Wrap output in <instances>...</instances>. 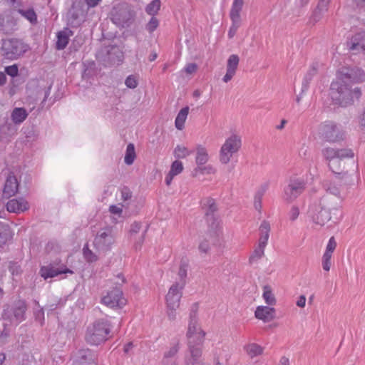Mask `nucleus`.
Segmentation results:
<instances>
[{
	"label": "nucleus",
	"instance_id": "1",
	"mask_svg": "<svg viewBox=\"0 0 365 365\" xmlns=\"http://www.w3.org/2000/svg\"><path fill=\"white\" fill-rule=\"evenodd\" d=\"M365 81V72L356 66H343L337 71V80L331 84V97L333 101L342 107H346L358 99L361 91L358 87L351 88L350 83Z\"/></svg>",
	"mask_w": 365,
	"mask_h": 365
},
{
	"label": "nucleus",
	"instance_id": "2",
	"mask_svg": "<svg viewBox=\"0 0 365 365\" xmlns=\"http://www.w3.org/2000/svg\"><path fill=\"white\" fill-rule=\"evenodd\" d=\"M199 304L197 302L192 304L190 308V320L187 331V346L190 354L185 359V365H197L202 355V346L204 341L205 332L197 324V312Z\"/></svg>",
	"mask_w": 365,
	"mask_h": 365
},
{
	"label": "nucleus",
	"instance_id": "3",
	"mask_svg": "<svg viewBox=\"0 0 365 365\" xmlns=\"http://www.w3.org/2000/svg\"><path fill=\"white\" fill-rule=\"evenodd\" d=\"M112 325L106 319H99L90 324L86 329L85 341L91 346H98L108 340Z\"/></svg>",
	"mask_w": 365,
	"mask_h": 365
},
{
	"label": "nucleus",
	"instance_id": "4",
	"mask_svg": "<svg viewBox=\"0 0 365 365\" xmlns=\"http://www.w3.org/2000/svg\"><path fill=\"white\" fill-rule=\"evenodd\" d=\"M115 242L113 227L106 226L101 228L93 240V246L98 252L106 253L110 251Z\"/></svg>",
	"mask_w": 365,
	"mask_h": 365
},
{
	"label": "nucleus",
	"instance_id": "5",
	"mask_svg": "<svg viewBox=\"0 0 365 365\" xmlns=\"http://www.w3.org/2000/svg\"><path fill=\"white\" fill-rule=\"evenodd\" d=\"M306 184V181L302 178H289L283 189V200L287 203L293 202L304 192Z\"/></svg>",
	"mask_w": 365,
	"mask_h": 365
},
{
	"label": "nucleus",
	"instance_id": "6",
	"mask_svg": "<svg viewBox=\"0 0 365 365\" xmlns=\"http://www.w3.org/2000/svg\"><path fill=\"white\" fill-rule=\"evenodd\" d=\"M123 53L116 45H108L102 47L97 53L96 58L105 66L119 64L123 60Z\"/></svg>",
	"mask_w": 365,
	"mask_h": 365
},
{
	"label": "nucleus",
	"instance_id": "7",
	"mask_svg": "<svg viewBox=\"0 0 365 365\" xmlns=\"http://www.w3.org/2000/svg\"><path fill=\"white\" fill-rule=\"evenodd\" d=\"M29 46L17 38H9L2 41L1 53L6 59L14 60L27 51Z\"/></svg>",
	"mask_w": 365,
	"mask_h": 365
},
{
	"label": "nucleus",
	"instance_id": "8",
	"mask_svg": "<svg viewBox=\"0 0 365 365\" xmlns=\"http://www.w3.org/2000/svg\"><path fill=\"white\" fill-rule=\"evenodd\" d=\"M321 138L329 143H338L346 138L342 126L333 121H326L321 127Z\"/></svg>",
	"mask_w": 365,
	"mask_h": 365
},
{
	"label": "nucleus",
	"instance_id": "9",
	"mask_svg": "<svg viewBox=\"0 0 365 365\" xmlns=\"http://www.w3.org/2000/svg\"><path fill=\"white\" fill-rule=\"evenodd\" d=\"M241 144V138L237 135L234 134L228 138L220 149V162L223 164H227L232 155L240 150Z\"/></svg>",
	"mask_w": 365,
	"mask_h": 365
},
{
	"label": "nucleus",
	"instance_id": "10",
	"mask_svg": "<svg viewBox=\"0 0 365 365\" xmlns=\"http://www.w3.org/2000/svg\"><path fill=\"white\" fill-rule=\"evenodd\" d=\"M101 302L110 308H122L126 304V299L123 297V292L115 288L102 297Z\"/></svg>",
	"mask_w": 365,
	"mask_h": 365
},
{
	"label": "nucleus",
	"instance_id": "11",
	"mask_svg": "<svg viewBox=\"0 0 365 365\" xmlns=\"http://www.w3.org/2000/svg\"><path fill=\"white\" fill-rule=\"evenodd\" d=\"M185 287V282H175L169 289L166 295V302L168 307L178 309L180 306V301L182 297L181 290Z\"/></svg>",
	"mask_w": 365,
	"mask_h": 365
},
{
	"label": "nucleus",
	"instance_id": "12",
	"mask_svg": "<svg viewBox=\"0 0 365 365\" xmlns=\"http://www.w3.org/2000/svg\"><path fill=\"white\" fill-rule=\"evenodd\" d=\"M112 21L120 27H128L133 22V16L126 9H114L111 13Z\"/></svg>",
	"mask_w": 365,
	"mask_h": 365
},
{
	"label": "nucleus",
	"instance_id": "13",
	"mask_svg": "<svg viewBox=\"0 0 365 365\" xmlns=\"http://www.w3.org/2000/svg\"><path fill=\"white\" fill-rule=\"evenodd\" d=\"M39 273L44 279H46L48 278H53L61 274L73 273V272L63 265L57 267L56 263H50L47 265L42 266Z\"/></svg>",
	"mask_w": 365,
	"mask_h": 365
},
{
	"label": "nucleus",
	"instance_id": "14",
	"mask_svg": "<svg viewBox=\"0 0 365 365\" xmlns=\"http://www.w3.org/2000/svg\"><path fill=\"white\" fill-rule=\"evenodd\" d=\"M96 354L89 349H81L78 350L74 365H97Z\"/></svg>",
	"mask_w": 365,
	"mask_h": 365
},
{
	"label": "nucleus",
	"instance_id": "15",
	"mask_svg": "<svg viewBox=\"0 0 365 365\" xmlns=\"http://www.w3.org/2000/svg\"><path fill=\"white\" fill-rule=\"evenodd\" d=\"M348 46L354 54L363 53L365 56V31L353 36L348 42Z\"/></svg>",
	"mask_w": 365,
	"mask_h": 365
},
{
	"label": "nucleus",
	"instance_id": "16",
	"mask_svg": "<svg viewBox=\"0 0 365 365\" xmlns=\"http://www.w3.org/2000/svg\"><path fill=\"white\" fill-rule=\"evenodd\" d=\"M336 247V242L334 237H331L327 245L325 252L322 256V267L324 270L328 272L331 266V256Z\"/></svg>",
	"mask_w": 365,
	"mask_h": 365
},
{
	"label": "nucleus",
	"instance_id": "17",
	"mask_svg": "<svg viewBox=\"0 0 365 365\" xmlns=\"http://www.w3.org/2000/svg\"><path fill=\"white\" fill-rule=\"evenodd\" d=\"M255 317L264 322H269L275 317V309L266 306H259L255 312Z\"/></svg>",
	"mask_w": 365,
	"mask_h": 365
},
{
	"label": "nucleus",
	"instance_id": "18",
	"mask_svg": "<svg viewBox=\"0 0 365 365\" xmlns=\"http://www.w3.org/2000/svg\"><path fill=\"white\" fill-rule=\"evenodd\" d=\"M6 209L10 212H21L29 209L28 202L23 198L10 200L6 204Z\"/></svg>",
	"mask_w": 365,
	"mask_h": 365
},
{
	"label": "nucleus",
	"instance_id": "19",
	"mask_svg": "<svg viewBox=\"0 0 365 365\" xmlns=\"http://www.w3.org/2000/svg\"><path fill=\"white\" fill-rule=\"evenodd\" d=\"M19 183L14 175H9L6 180L4 187V195L6 197L14 196L18 191Z\"/></svg>",
	"mask_w": 365,
	"mask_h": 365
},
{
	"label": "nucleus",
	"instance_id": "20",
	"mask_svg": "<svg viewBox=\"0 0 365 365\" xmlns=\"http://www.w3.org/2000/svg\"><path fill=\"white\" fill-rule=\"evenodd\" d=\"M16 21L11 16L0 15V31L5 34H12L16 30Z\"/></svg>",
	"mask_w": 365,
	"mask_h": 365
},
{
	"label": "nucleus",
	"instance_id": "21",
	"mask_svg": "<svg viewBox=\"0 0 365 365\" xmlns=\"http://www.w3.org/2000/svg\"><path fill=\"white\" fill-rule=\"evenodd\" d=\"M270 225L269 222L263 220L259 226V234L260 237L259 239V245L260 247H266L267 244V241L269 237L270 232Z\"/></svg>",
	"mask_w": 365,
	"mask_h": 365
},
{
	"label": "nucleus",
	"instance_id": "22",
	"mask_svg": "<svg viewBox=\"0 0 365 365\" xmlns=\"http://www.w3.org/2000/svg\"><path fill=\"white\" fill-rule=\"evenodd\" d=\"M328 166L330 170L341 178H346L348 173L344 172L341 166V161L337 158H334L329 161Z\"/></svg>",
	"mask_w": 365,
	"mask_h": 365
},
{
	"label": "nucleus",
	"instance_id": "23",
	"mask_svg": "<svg viewBox=\"0 0 365 365\" xmlns=\"http://www.w3.org/2000/svg\"><path fill=\"white\" fill-rule=\"evenodd\" d=\"M29 115V113L24 108H15L11 115V120L14 124H21Z\"/></svg>",
	"mask_w": 365,
	"mask_h": 365
},
{
	"label": "nucleus",
	"instance_id": "24",
	"mask_svg": "<svg viewBox=\"0 0 365 365\" xmlns=\"http://www.w3.org/2000/svg\"><path fill=\"white\" fill-rule=\"evenodd\" d=\"M319 65L317 63H313L312 68L306 74L304 81L302 82V93L308 89L309 85L312 80V78L315 76L318 73Z\"/></svg>",
	"mask_w": 365,
	"mask_h": 365
},
{
	"label": "nucleus",
	"instance_id": "25",
	"mask_svg": "<svg viewBox=\"0 0 365 365\" xmlns=\"http://www.w3.org/2000/svg\"><path fill=\"white\" fill-rule=\"evenodd\" d=\"M242 6L243 0H234L230 14L232 21H241L240 11L242 9Z\"/></svg>",
	"mask_w": 365,
	"mask_h": 365
},
{
	"label": "nucleus",
	"instance_id": "26",
	"mask_svg": "<svg viewBox=\"0 0 365 365\" xmlns=\"http://www.w3.org/2000/svg\"><path fill=\"white\" fill-rule=\"evenodd\" d=\"M209 160L207 150L202 145H197L196 149L195 163L197 165H204Z\"/></svg>",
	"mask_w": 365,
	"mask_h": 365
},
{
	"label": "nucleus",
	"instance_id": "27",
	"mask_svg": "<svg viewBox=\"0 0 365 365\" xmlns=\"http://www.w3.org/2000/svg\"><path fill=\"white\" fill-rule=\"evenodd\" d=\"M319 206L317 203L311 205L307 211L308 217L309 218V222L312 223V227L314 228L315 226L319 225Z\"/></svg>",
	"mask_w": 365,
	"mask_h": 365
},
{
	"label": "nucleus",
	"instance_id": "28",
	"mask_svg": "<svg viewBox=\"0 0 365 365\" xmlns=\"http://www.w3.org/2000/svg\"><path fill=\"white\" fill-rule=\"evenodd\" d=\"M26 310V304L24 301L19 300L16 303L14 309V314L17 321L21 322L25 319L24 315Z\"/></svg>",
	"mask_w": 365,
	"mask_h": 365
},
{
	"label": "nucleus",
	"instance_id": "29",
	"mask_svg": "<svg viewBox=\"0 0 365 365\" xmlns=\"http://www.w3.org/2000/svg\"><path fill=\"white\" fill-rule=\"evenodd\" d=\"M189 113V107L186 106L182 108L180 112L178 113L175 120V125L178 130H182L184 128V124L185 122V120L187 118V116Z\"/></svg>",
	"mask_w": 365,
	"mask_h": 365
},
{
	"label": "nucleus",
	"instance_id": "30",
	"mask_svg": "<svg viewBox=\"0 0 365 365\" xmlns=\"http://www.w3.org/2000/svg\"><path fill=\"white\" fill-rule=\"evenodd\" d=\"M205 206H207L205 216L207 222L215 220V212L217 211V205L213 199H207Z\"/></svg>",
	"mask_w": 365,
	"mask_h": 365
},
{
	"label": "nucleus",
	"instance_id": "31",
	"mask_svg": "<svg viewBox=\"0 0 365 365\" xmlns=\"http://www.w3.org/2000/svg\"><path fill=\"white\" fill-rule=\"evenodd\" d=\"M10 236L11 230L9 225L0 221V247L6 245Z\"/></svg>",
	"mask_w": 365,
	"mask_h": 365
},
{
	"label": "nucleus",
	"instance_id": "32",
	"mask_svg": "<svg viewBox=\"0 0 365 365\" xmlns=\"http://www.w3.org/2000/svg\"><path fill=\"white\" fill-rule=\"evenodd\" d=\"M244 349L251 358L261 355L263 353V348L255 343L245 346Z\"/></svg>",
	"mask_w": 365,
	"mask_h": 365
},
{
	"label": "nucleus",
	"instance_id": "33",
	"mask_svg": "<svg viewBox=\"0 0 365 365\" xmlns=\"http://www.w3.org/2000/svg\"><path fill=\"white\" fill-rule=\"evenodd\" d=\"M136 157L135 151V146L133 143H129L127 145L125 155L124 158L125 163L128 165H130L133 163L134 160Z\"/></svg>",
	"mask_w": 365,
	"mask_h": 365
},
{
	"label": "nucleus",
	"instance_id": "34",
	"mask_svg": "<svg viewBox=\"0 0 365 365\" xmlns=\"http://www.w3.org/2000/svg\"><path fill=\"white\" fill-rule=\"evenodd\" d=\"M68 43V36L66 31H60L57 34L56 48L62 50L66 47Z\"/></svg>",
	"mask_w": 365,
	"mask_h": 365
},
{
	"label": "nucleus",
	"instance_id": "35",
	"mask_svg": "<svg viewBox=\"0 0 365 365\" xmlns=\"http://www.w3.org/2000/svg\"><path fill=\"white\" fill-rule=\"evenodd\" d=\"M263 298L268 305H274L276 304V299L272 294V289L269 286L266 285L263 287Z\"/></svg>",
	"mask_w": 365,
	"mask_h": 365
},
{
	"label": "nucleus",
	"instance_id": "36",
	"mask_svg": "<svg viewBox=\"0 0 365 365\" xmlns=\"http://www.w3.org/2000/svg\"><path fill=\"white\" fill-rule=\"evenodd\" d=\"M18 12L24 18L30 21V23L35 24L37 22V16L33 9L27 10L19 9Z\"/></svg>",
	"mask_w": 365,
	"mask_h": 365
},
{
	"label": "nucleus",
	"instance_id": "37",
	"mask_svg": "<svg viewBox=\"0 0 365 365\" xmlns=\"http://www.w3.org/2000/svg\"><path fill=\"white\" fill-rule=\"evenodd\" d=\"M268 187L267 184L263 185L255 196V207L259 210L262 208V198Z\"/></svg>",
	"mask_w": 365,
	"mask_h": 365
},
{
	"label": "nucleus",
	"instance_id": "38",
	"mask_svg": "<svg viewBox=\"0 0 365 365\" xmlns=\"http://www.w3.org/2000/svg\"><path fill=\"white\" fill-rule=\"evenodd\" d=\"M188 266H189V264H188L187 260H186V259L181 260L178 274V277L180 278V280L178 282H184L185 284L186 283L185 278L187 277Z\"/></svg>",
	"mask_w": 365,
	"mask_h": 365
},
{
	"label": "nucleus",
	"instance_id": "39",
	"mask_svg": "<svg viewBox=\"0 0 365 365\" xmlns=\"http://www.w3.org/2000/svg\"><path fill=\"white\" fill-rule=\"evenodd\" d=\"M239 61L240 58L237 55H230L227 62V70L236 73Z\"/></svg>",
	"mask_w": 365,
	"mask_h": 365
},
{
	"label": "nucleus",
	"instance_id": "40",
	"mask_svg": "<svg viewBox=\"0 0 365 365\" xmlns=\"http://www.w3.org/2000/svg\"><path fill=\"white\" fill-rule=\"evenodd\" d=\"M160 8V0H153L150 4H148L145 8V11L147 14L151 16L155 15Z\"/></svg>",
	"mask_w": 365,
	"mask_h": 365
},
{
	"label": "nucleus",
	"instance_id": "41",
	"mask_svg": "<svg viewBox=\"0 0 365 365\" xmlns=\"http://www.w3.org/2000/svg\"><path fill=\"white\" fill-rule=\"evenodd\" d=\"M132 197V192L128 187H123L121 190L122 206L127 207Z\"/></svg>",
	"mask_w": 365,
	"mask_h": 365
},
{
	"label": "nucleus",
	"instance_id": "42",
	"mask_svg": "<svg viewBox=\"0 0 365 365\" xmlns=\"http://www.w3.org/2000/svg\"><path fill=\"white\" fill-rule=\"evenodd\" d=\"M83 253L85 259L88 262H93L98 260V257L96 253L91 250L88 245L86 244L83 248Z\"/></svg>",
	"mask_w": 365,
	"mask_h": 365
},
{
	"label": "nucleus",
	"instance_id": "43",
	"mask_svg": "<svg viewBox=\"0 0 365 365\" xmlns=\"http://www.w3.org/2000/svg\"><path fill=\"white\" fill-rule=\"evenodd\" d=\"M192 151H190L186 147L177 145L174 150V155L177 158H185L190 155Z\"/></svg>",
	"mask_w": 365,
	"mask_h": 365
},
{
	"label": "nucleus",
	"instance_id": "44",
	"mask_svg": "<svg viewBox=\"0 0 365 365\" xmlns=\"http://www.w3.org/2000/svg\"><path fill=\"white\" fill-rule=\"evenodd\" d=\"M264 248L265 247H260L258 245V247L256 248L252 255L250 257L249 261L250 263H252L254 261L258 260L262 258L264 254Z\"/></svg>",
	"mask_w": 365,
	"mask_h": 365
},
{
	"label": "nucleus",
	"instance_id": "45",
	"mask_svg": "<svg viewBox=\"0 0 365 365\" xmlns=\"http://www.w3.org/2000/svg\"><path fill=\"white\" fill-rule=\"evenodd\" d=\"M354 152L351 149L344 148L337 150V158L341 161L344 158H351L354 157Z\"/></svg>",
	"mask_w": 365,
	"mask_h": 365
},
{
	"label": "nucleus",
	"instance_id": "46",
	"mask_svg": "<svg viewBox=\"0 0 365 365\" xmlns=\"http://www.w3.org/2000/svg\"><path fill=\"white\" fill-rule=\"evenodd\" d=\"M6 324L0 319V346L4 344L7 337L9 336V333L6 329Z\"/></svg>",
	"mask_w": 365,
	"mask_h": 365
},
{
	"label": "nucleus",
	"instance_id": "47",
	"mask_svg": "<svg viewBox=\"0 0 365 365\" xmlns=\"http://www.w3.org/2000/svg\"><path fill=\"white\" fill-rule=\"evenodd\" d=\"M210 249V244L207 240L204 239L200 242L198 250L201 254H209Z\"/></svg>",
	"mask_w": 365,
	"mask_h": 365
},
{
	"label": "nucleus",
	"instance_id": "48",
	"mask_svg": "<svg viewBox=\"0 0 365 365\" xmlns=\"http://www.w3.org/2000/svg\"><path fill=\"white\" fill-rule=\"evenodd\" d=\"M183 170V165L182 162L175 160L174 161L170 168V172L175 175L180 174Z\"/></svg>",
	"mask_w": 365,
	"mask_h": 365
},
{
	"label": "nucleus",
	"instance_id": "49",
	"mask_svg": "<svg viewBox=\"0 0 365 365\" xmlns=\"http://www.w3.org/2000/svg\"><path fill=\"white\" fill-rule=\"evenodd\" d=\"M159 21L157 18L153 16L146 24L145 29L149 33H153L158 26Z\"/></svg>",
	"mask_w": 365,
	"mask_h": 365
},
{
	"label": "nucleus",
	"instance_id": "50",
	"mask_svg": "<svg viewBox=\"0 0 365 365\" xmlns=\"http://www.w3.org/2000/svg\"><path fill=\"white\" fill-rule=\"evenodd\" d=\"M323 155L327 160L330 161L334 158H337V150L334 148H327L324 150Z\"/></svg>",
	"mask_w": 365,
	"mask_h": 365
},
{
	"label": "nucleus",
	"instance_id": "51",
	"mask_svg": "<svg viewBox=\"0 0 365 365\" xmlns=\"http://www.w3.org/2000/svg\"><path fill=\"white\" fill-rule=\"evenodd\" d=\"M241 21H232V26L230 28L228 31V37L229 38H232L235 35L238 28L240 26Z\"/></svg>",
	"mask_w": 365,
	"mask_h": 365
},
{
	"label": "nucleus",
	"instance_id": "52",
	"mask_svg": "<svg viewBox=\"0 0 365 365\" xmlns=\"http://www.w3.org/2000/svg\"><path fill=\"white\" fill-rule=\"evenodd\" d=\"M125 84L128 88L133 89L138 86V81L134 76L130 75L125 79Z\"/></svg>",
	"mask_w": 365,
	"mask_h": 365
},
{
	"label": "nucleus",
	"instance_id": "53",
	"mask_svg": "<svg viewBox=\"0 0 365 365\" xmlns=\"http://www.w3.org/2000/svg\"><path fill=\"white\" fill-rule=\"evenodd\" d=\"M5 72L6 73V74H8L9 76H10L11 77L17 76L19 74L18 66L16 64L9 66H6L5 68Z\"/></svg>",
	"mask_w": 365,
	"mask_h": 365
},
{
	"label": "nucleus",
	"instance_id": "54",
	"mask_svg": "<svg viewBox=\"0 0 365 365\" xmlns=\"http://www.w3.org/2000/svg\"><path fill=\"white\" fill-rule=\"evenodd\" d=\"M1 130L2 132L7 131L8 135H14L16 133V129L14 126L11 123L6 122L1 127Z\"/></svg>",
	"mask_w": 365,
	"mask_h": 365
},
{
	"label": "nucleus",
	"instance_id": "55",
	"mask_svg": "<svg viewBox=\"0 0 365 365\" xmlns=\"http://www.w3.org/2000/svg\"><path fill=\"white\" fill-rule=\"evenodd\" d=\"M299 215V209L297 206L294 205L291 207L289 212V220L292 222L295 221Z\"/></svg>",
	"mask_w": 365,
	"mask_h": 365
},
{
	"label": "nucleus",
	"instance_id": "56",
	"mask_svg": "<svg viewBox=\"0 0 365 365\" xmlns=\"http://www.w3.org/2000/svg\"><path fill=\"white\" fill-rule=\"evenodd\" d=\"M319 8V4H318L316 6L315 10L314 11L309 21V24L310 25H315L316 23H317L319 20V12L317 11Z\"/></svg>",
	"mask_w": 365,
	"mask_h": 365
},
{
	"label": "nucleus",
	"instance_id": "57",
	"mask_svg": "<svg viewBox=\"0 0 365 365\" xmlns=\"http://www.w3.org/2000/svg\"><path fill=\"white\" fill-rule=\"evenodd\" d=\"M319 8V4H318L316 6L315 10L314 11L309 21V24L310 25H315L316 23H317L319 20V12L317 11Z\"/></svg>",
	"mask_w": 365,
	"mask_h": 365
},
{
	"label": "nucleus",
	"instance_id": "58",
	"mask_svg": "<svg viewBox=\"0 0 365 365\" xmlns=\"http://www.w3.org/2000/svg\"><path fill=\"white\" fill-rule=\"evenodd\" d=\"M178 349H179L178 344L173 346V347H171L170 349V350L168 351L165 353V355H164L165 358L168 359V358L174 356L178 353Z\"/></svg>",
	"mask_w": 365,
	"mask_h": 365
},
{
	"label": "nucleus",
	"instance_id": "59",
	"mask_svg": "<svg viewBox=\"0 0 365 365\" xmlns=\"http://www.w3.org/2000/svg\"><path fill=\"white\" fill-rule=\"evenodd\" d=\"M184 69L187 74H192L197 71V66L195 63H190L187 64Z\"/></svg>",
	"mask_w": 365,
	"mask_h": 365
},
{
	"label": "nucleus",
	"instance_id": "60",
	"mask_svg": "<svg viewBox=\"0 0 365 365\" xmlns=\"http://www.w3.org/2000/svg\"><path fill=\"white\" fill-rule=\"evenodd\" d=\"M140 228L141 223L138 222H134L130 226V232L131 234H136L140 231Z\"/></svg>",
	"mask_w": 365,
	"mask_h": 365
},
{
	"label": "nucleus",
	"instance_id": "61",
	"mask_svg": "<svg viewBox=\"0 0 365 365\" xmlns=\"http://www.w3.org/2000/svg\"><path fill=\"white\" fill-rule=\"evenodd\" d=\"M215 173V169L210 165H202V175L204 174H212Z\"/></svg>",
	"mask_w": 365,
	"mask_h": 365
},
{
	"label": "nucleus",
	"instance_id": "62",
	"mask_svg": "<svg viewBox=\"0 0 365 365\" xmlns=\"http://www.w3.org/2000/svg\"><path fill=\"white\" fill-rule=\"evenodd\" d=\"M235 75V72L227 70L226 74L224 76L222 80L225 83H227L233 78Z\"/></svg>",
	"mask_w": 365,
	"mask_h": 365
},
{
	"label": "nucleus",
	"instance_id": "63",
	"mask_svg": "<svg viewBox=\"0 0 365 365\" xmlns=\"http://www.w3.org/2000/svg\"><path fill=\"white\" fill-rule=\"evenodd\" d=\"M88 8L96 7L101 0H84Z\"/></svg>",
	"mask_w": 365,
	"mask_h": 365
},
{
	"label": "nucleus",
	"instance_id": "64",
	"mask_svg": "<svg viewBox=\"0 0 365 365\" xmlns=\"http://www.w3.org/2000/svg\"><path fill=\"white\" fill-rule=\"evenodd\" d=\"M308 148L304 145L299 150V155L301 158H305L308 155Z\"/></svg>",
	"mask_w": 365,
	"mask_h": 365
}]
</instances>
